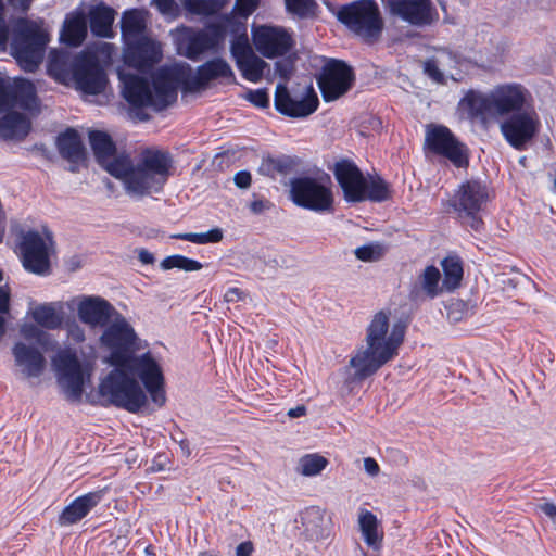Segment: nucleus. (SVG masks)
I'll list each match as a JSON object with an SVG mask.
<instances>
[{
	"label": "nucleus",
	"instance_id": "14",
	"mask_svg": "<svg viewBox=\"0 0 556 556\" xmlns=\"http://www.w3.org/2000/svg\"><path fill=\"white\" fill-rule=\"evenodd\" d=\"M123 366L128 368L132 377L137 376L140 379L155 405L161 407L165 404L166 395L163 370L150 352L143 353L140 356L135 354Z\"/></svg>",
	"mask_w": 556,
	"mask_h": 556
},
{
	"label": "nucleus",
	"instance_id": "16",
	"mask_svg": "<svg viewBox=\"0 0 556 556\" xmlns=\"http://www.w3.org/2000/svg\"><path fill=\"white\" fill-rule=\"evenodd\" d=\"M50 232L28 231L20 243L21 260L24 268L33 274L46 276L50 271L49 254L52 248Z\"/></svg>",
	"mask_w": 556,
	"mask_h": 556
},
{
	"label": "nucleus",
	"instance_id": "56",
	"mask_svg": "<svg viewBox=\"0 0 556 556\" xmlns=\"http://www.w3.org/2000/svg\"><path fill=\"white\" fill-rule=\"evenodd\" d=\"M425 73L435 81L443 79V75L438 68L435 61H427L425 63Z\"/></svg>",
	"mask_w": 556,
	"mask_h": 556
},
{
	"label": "nucleus",
	"instance_id": "38",
	"mask_svg": "<svg viewBox=\"0 0 556 556\" xmlns=\"http://www.w3.org/2000/svg\"><path fill=\"white\" fill-rule=\"evenodd\" d=\"M358 523L366 544L370 547L378 548L381 535L378 531L377 517L369 510H362L358 516Z\"/></svg>",
	"mask_w": 556,
	"mask_h": 556
},
{
	"label": "nucleus",
	"instance_id": "22",
	"mask_svg": "<svg viewBox=\"0 0 556 556\" xmlns=\"http://www.w3.org/2000/svg\"><path fill=\"white\" fill-rule=\"evenodd\" d=\"M124 59L130 67L147 72L161 61L162 47L151 38L141 37L126 43Z\"/></svg>",
	"mask_w": 556,
	"mask_h": 556
},
{
	"label": "nucleus",
	"instance_id": "50",
	"mask_svg": "<svg viewBox=\"0 0 556 556\" xmlns=\"http://www.w3.org/2000/svg\"><path fill=\"white\" fill-rule=\"evenodd\" d=\"M10 110V80L0 74V112Z\"/></svg>",
	"mask_w": 556,
	"mask_h": 556
},
{
	"label": "nucleus",
	"instance_id": "55",
	"mask_svg": "<svg viewBox=\"0 0 556 556\" xmlns=\"http://www.w3.org/2000/svg\"><path fill=\"white\" fill-rule=\"evenodd\" d=\"M536 508L556 523V505L553 502L544 501Z\"/></svg>",
	"mask_w": 556,
	"mask_h": 556
},
{
	"label": "nucleus",
	"instance_id": "39",
	"mask_svg": "<svg viewBox=\"0 0 556 556\" xmlns=\"http://www.w3.org/2000/svg\"><path fill=\"white\" fill-rule=\"evenodd\" d=\"M236 64L243 78L251 83H258L263 78L265 68L268 66L267 63L255 53Z\"/></svg>",
	"mask_w": 556,
	"mask_h": 556
},
{
	"label": "nucleus",
	"instance_id": "29",
	"mask_svg": "<svg viewBox=\"0 0 556 556\" xmlns=\"http://www.w3.org/2000/svg\"><path fill=\"white\" fill-rule=\"evenodd\" d=\"M103 492H89L75 498L59 516L60 526H72L85 518L102 500Z\"/></svg>",
	"mask_w": 556,
	"mask_h": 556
},
{
	"label": "nucleus",
	"instance_id": "59",
	"mask_svg": "<svg viewBox=\"0 0 556 556\" xmlns=\"http://www.w3.org/2000/svg\"><path fill=\"white\" fill-rule=\"evenodd\" d=\"M233 180L237 187L248 188L251 185V174L247 170L238 172Z\"/></svg>",
	"mask_w": 556,
	"mask_h": 556
},
{
	"label": "nucleus",
	"instance_id": "10",
	"mask_svg": "<svg viewBox=\"0 0 556 556\" xmlns=\"http://www.w3.org/2000/svg\"><path fill=\"white\" fill-rule=\"evenodd\" d=\"M290 198L295 205L316 213L333 210V194L329 176H302L292 179Z\"/></svg>",
	"mask_w": 556,
	"mask_h": 556
},
{
	"label": "nucleus",
	"instance_id": "24",
	"mask_svg": "<svg viewBox=\"0 0 556 556\" xmlns=\"http://www.w3.org/2000/svg\"><path fill=\"white\" fill-rule=\"evenodd\" d=\"M333 174L344 199L348 202H362L366 177L356 164L350 160H341L334 164Z\"/></svg>",
	"mask_w": 556,
	"mask_h": 556
},
{
	"label": "nucleus",
	"instance_id": "45",
	"mask_svg": "<svg viewBox=\"0 0 556 556\" xmlns=\"http://www.w3.org/2000/svg\"><path fill=\"white\" fill-rule=\"evenodd\" d=\"M230 52L236 63L254 54L249 45L248 35L235 38L230 46Z\"/></svg>",
	"mask_w": 556,
	"mask_h": 556
},
{
	"label": "nucleus",
	"instance_id": "32",
	"mask_svg": "<svg viewBox=\"0 0 556 556\" xmlns=\"http://www.w3.org/2000/svg\"><path fill=\"white\" fill-rule=\"evenodd\" d=\"M20 108L26 111H34L38 108V99L33 83L21 79L14 85L10 83V110Z\"/></svg>",
	"mask_w": 556,
	"mask_h": 556
},
{
	"label": "nucleus",
	"instance_id": "36",
	"mask_svg": "<svg viewBox=\"0 0 556 556\" xmlns=\"http://www.w3.org/2000/svg\"><path fill=\"white\" fill-rule=\"evenodd\" d=\"M391 198L390 185L378 175L366 177L362 201L383 202Z\"/></svg>",
	"mask_w": 556,
	"mask_h": 556
},
{
	"label": "nucleus",
	"instance_id": "17",
	"mask_svg": "<svg viewBox=\"0 0 556 556\" xmlns=\"http://www.w3.org/2000/svg\"><path fill=\"white\" fill-rule=\"evenodd\" d=\"M211 23L203 29L182 27L177 29L176 46L179 54L197 61L208 51H216L220 46V35L215 33Z\"/></svg>",
	"mask_w": 556,
	"mask_h": 556
},
{
	"label": "nucleus",
	"instance_id": "63",
	"mask_svg": "<svg viewBox=\"0 0 556 556\" xmlns=\"http://www.w3.org/2000/svg\"><path fill=\"white\" fill-rule=\"evenodd\" d=\"M242 291L238 288H229L224 294V299L226 302H236L241 299Z\"/></svg>",
	"mask_w": 556,
	"mask_h": 556
},
{
	"label": "nucleus",
	"instance_id": "4",
	"mask_svg": "<svg viewBox=\"0 0 556 556\" xmlns=\"http://www.w3.org/2000/svg\"><path fill=\"white\" fill-rule=\"evenodd\" d=\"M532 104L530 91L518 83L495 86L488 93L469 90L459 101L458 111L472 122L486 124Z\"/></svg>",
	"mask_w": 556,
	"mask_h": 556
},
{
	"label": "nucleus",
	"instance_id": "20",
	"mask_svg": "<svg viewBox=\"0 0 556 556\" xmlns=\"http://www.w3.org/2000/svg\"><path fill=\"white\" fill-rule=\"evenodd\" d=\"M74 302L79 320L90 328H104L119 314L109 301L98 295H81Z\"/></svg>",
	"mask_w": 556,
	"mask_h": 556
},
{
	"label": "nucleus",
	"instance_id": "15",
	"mask_svg": "<svg viewBox=\"0 0 556 556\" xmlns=\"http://www.w3.org/2000/svg\"><path fill=\"white\" fill-rule=\"evenodd\" d=\"M319 104L317 93L312 85L302 89L289 90L286 85L279 84L275 92L276 110L289 117L303 118L313 114Z\"/></svg>",
	"mask_w": 556,
	"mask_h": 556
},
{
	"label": "nucleus",
	"instance_id": "2",
	"mask_svg": "<svg viewBox=\"0 0 556 556\" xmlns=\"http://www.w3.org/2000/svg\"><path fill=\"white\" fill-rule=\"evenodd\" d=\"M89 141L100 166L118 179L130 195L159 192L169 177L173 159L164 150L147 148L132 160L128 154H116L115 143L104 131H90Z\"/></svg>",
	"mask_w": 556,
	"mask_h": 556
},
{
	"label": "nucleus",
	"instance_id": "25",
	"mask_svg": "<svg viewBox=\"0 0 556 556\" xmlns=\"http://www.w3.org/2000/svg\"><path fill=\"white\" fill-rule=\"evenodd\" d=\"M390 14L415 25H428L432 21L430 0H382Z\"/></svg>",
	"mask_w": 556,
	"mask_h": 556
},
{
	"label": "nucleus",
	"instance_id": "28",
	"mask_svg": "<svg viewBox=\"0 0 556 556\" xmlns=\"http://www.w3.org/2000/svg\"><path fill=\"white\" fill-rule=\"evenodd\" d=\"M116 12L103 2L86 4V18L89 21L90 30L93 36L100 38H112L113 23Z\"/></svg>",
	"mask_w": 556,
	"mask_h": 556
},
{
	"label": "nucleus",
	"instance_id": "49",
	"mask_svg": "<svg viewBox=\"0 0 556 556\" xmlns=\"http://www.w3.org/2000/svg\"><path fill=\"white\" fill-rule=\"evenodd\" d=\"M247 99L258 108H267L269 105V96L265 89L250 90Z\"/></svg>",
	"mask_w": 556,
	"mask_h": 556
},
{
	"label": "nucleus",
	"instance_id": "23",
	"mask_svg": "<svg viewBox=\"0 0 556 556\" xmlns=\"http://www.w3.org/2000/svg\"><path fill=\"white\" fill-rule=\"evenodd\" d=\"M252 38L256 50L268 59L286 54L292 46L290 35L279 27L260 26L253 29Z\"/></svg>",
	"mask_w": 556,
	"mask_h": 556
},
{
	"label": "nucleus",
	"instance_id": "7",
	"mask_svg": "<svg viewBox=\"0 0 556 556\" xmlns=\"http://www.w3.org/2000/svg\"><path fill=\"white\" fill-rule=\"evenodd\" d=\"M49 34L42 23L20 18L13 28L11 50L20 65L27 72H34L43 59Z\"/></svg>",
	"mask_w": 556,
	"mask_h": 556
},
{
	"label": "nucleus",
	"instance_id": "41",
	"mask_svg": "<svg viewBox=\"0 0 556 556\" xmlns=\"http://www.w3.org/2000/svg\"><path fill=\"white\" fill-rule=\"evenodd\" d=\"M328 464V459L318 453L305 454L299 459L296 470L302 476L315 477L318 476Z\"/></svg>",
	"mask_w": 556,
	"mask_h": 556
},
{
	"label": "nucleus",
	"instance_id": "33",
	"mask_svg": "<svg viewBox=\"0 0 556 556\" xmlns=\"http://www.w3.org/2000/svg\"><path fill=\"white\" fill-rule=\"evenodd\" d=\"M440 282V270L433 265L427 266L418 276L417 283L413 287L410 295L417 299L420 293H424L427 298L434 299L444 289Z\"/></svg>",
	"mask_w": 556,
	"mask_h": 556
},
{
	"label": "nucleus",
	"instance_id": "6",
	"mask_svg": "<svg viewBox=\"0 0 556 556\" xmlns=\"http://www.w3.org/2000/svg\"><path fill=\"white\" fill-rule=\"evenodd\" d=\"M114 368L102 379L99 393L102 399L129 413H138L147 404V394L127 367Z\"/></svg>",
	"mask_w": 556,
	"mask_h": 556
},
{
	"label": "nucleus",
	"instance_id": "1",
	"mask_svg": "<svg viewBox=\"0 0 556 556\" xmlns=\"http://www.w3.org/2000/svg\"><path fill=\"white\" fill-rule=\"evenodd\" d=\"M122 94L131 109L152 108L162 111L177 98V89L184 86L191 91L204 89L214 79H232L233 71L222 58L200 65L195 73L187 63H175L160 67L152 76V86L138 75L118 72Z\"/></svg>",
	"mask_w": 556,
	"mask_h": 556
},
{
	"label": "nucleus",
	"instance_id": "62",
	"mask_svg": "<svg viewBox=\"0 0 556 556\" xmlns=\"http://www.w3.org/2000/svg\"><path fill=\"white\" fill-rule=\"evenodd\" d=\"M173 238L186 240L195 244H201V236L200 232H187V233H178L174 235Z\"/></svg>",
	"mask_w": 556,
	"mask_h": 556
},
{
	"label": "nucleus",
	"instance_id": "43",
	"mask_svg": "<svg viewBox=\"0 0 556 556\" xmlns=\"http://www.w3.org/2000/svg\"><path fill=\"white\" fill-rule=\"evenodd\" d=\"M294 165L289 156L267 157L262 161L260 172L263 175L275 177L278 174H288Z\"/></svg>",
	"mask_w": 556,
	"mask_h": 556
},
{
	"label": "nucleus",
	"instance_id": "5",
	"mask_svg": "<svg viewBox=\"0 0 556 556\" xmlns=\"http://www.w3.org/2000/svg\"><path fill=\"white\" fill-rule=\"evenodd\" d=\"M49 72L58 79H72L78 90L86 94L104 91L108 78L98 56L89 50L74 58L65 51H52L49 55Z\"/></svg>",
	"mask_w": 556,
	"mask_h": 556
},
{
	"label": "nucleus",
	"instance_id": "37",
	"mask_svg": "<svg viewBox=\"0 0 556 556\" xmlns=\"http://www.w3.org/2000/svg\"><path fill=\"white\" fill-rule=\"evenodd\" d=\"M444 278L442 287L447 291H454L459 287L463 279V264L458 256L452 255L441 262Z\"/></svg>",
	"mask_w": 556,
	"mask_h": 556
},
{
	"label": "nucleus",
	"instance_id": "44",
	"mask_svg": "<svg viewBox=\"0 0 556 556\" xmlns=\"http://www.w3.org/2000/svg\"><path fill=\"white\" fill-rule=\"evenodd\" d=\"M287 10L300 17H308L315 14L317 4L314 0H285Z\"/></svg>",
	"mask_w": 556,
	"mask_h": 556
},
{
	"label": "nucleus",
	"instance_id": "54",
	"mask_svg": "<svg viewBox=\"0 0 556 556\" xmlns=\"http://www.w3.org/2000/svg\"><path fill=\"white\" fill-rule=\"evenodd\" d=\"M182 260L184 255L179 254L167 256L161 262V268L163 270H169L173 268L180 269Z\"/></svg>",
	"mask_w": 556,
	"mask_h": 556
},
{
	"label": "nucleus",
	"instance_id": "21",
	"mask_svg": "<svg viewBox=\"0 0 556 556\" xmlns=\"http://www.w3.org/2000/svg\"><path fill=\"white\" fill-rule=\"evenodd\" d=\"M299 535L311 543H318L330 536V519L326 511L318 506L302 510L295 519Z\"/></svg>",
	"mask_w": 556,
	"mask_h": 556
},
{
	"label": "nucleus",
	"instance_id": "3",
	"mask_svg": "<svg viewBox=\"0 0 556 556\" xmlns=\"http://www.w3.org/2000/svg\"><path fill=\"white\" fill-rule=\"evenodd\" d=\"M390 311L377 312L366 330V348L359 349L350 359L356 379L374 375L397 355L405 336V325L397 321L390 328Z\"/></svg>",
	"mask_w": 556,
	"mask_h": 556
},
{
	"label": "nucleus",
	"instance_id": "18",
	"mask_svg": "<svg viewBox=\"0 0 556 556\" xmlns=\"http://www.w3.org/2000/svg\"><path fill=\"white\" fill-rule=\"evenodd\" d=\"M58 382L71 401H78L84 391V369L75 353L63 351L53 359Z\"/></svg>",
	"mask_w": 556,
	"mask_h": 556
},
{
	"label": "nucleus",
	"instance_id": "19",
	"mask_svg": "<svg viewBox=\"0 0 556 556\" xmlns=\"http://www.w3.org/2000/svg\"><path fill=\"white\" fill-rule=\"evenodd\" d=\"M317 83L324 100L334 101L351 88L353 73L344 62L330 60L324 65Z\"/></svg>",
	"mask_w": 556,
	"mask_h": 556
},
{
	"label": "nucleus",
	"instance_id": "64",
	"mask_svg": "<svg viewBox=\"0 0 556 556\" xmlns=\"http://www.w3.org/2000/svg\"><path fill=\"white\" fill-rule=\"evenodd\" d=\"M253 545L251 542H242L236 548V556H251Z\"/></svg>",
	"mask_w": 556,
	"mask_h": 556
},
{
	"label": "nucleus",
	"instance_id": "51",
	"mask_svg": "<svg viewBox=\"0 0 556 556\" xmlns=\"http://www.w3.org/2000/svg\"><path fill=\"white\" fill-rule=\"evenodd\" d=\"M201 244L216 243L223 239V231L219 228H213L206 232H200Z\"/></svg>",
	"mask_w": 556,
	"mask_h": 556
},
{
	"label": "nucleus",
	"instance_id": "61",
	"mask_svg": "<svg viewBox=\"0 0 556 556\" xmlns=\"http://www.w3.org/2000/svg\"><path fill=\"white\" fill-rule=\"evenodd\" d=\"M202 268H203V265L200 262L184 256L180 269H182L185 271H197Z\"/></svg>",
	"mask_w": 556,
	"mask_h": 556
},
{
	"label": "nucleus",
	"instance_id": "31",
	"mask_svg": "<svg viewBox=\"0 0 556 556\" xmlns=\"http://www.w3.org/2000/svg\"><path fill=\"white\" fill-rule=\"evenodd\" d=\"M30 121L24 114L9 112L0 118V137L4 140H22L30 131Z\"/></svg>",
	"mask_w": 556,
	"mask_h": 556
},
{
	"label": "nucleus",
	"instance_id": "30",
	"mask_svg": "<svg viewBox=\"0 0 556 556\" xmlns=\"http://www.w3.org/2000/svg\"><path fill=\"white\" fill-rule=\"evenodd\" d=\"M56 147L60 155L72 164L85 160V148L80 135L73 128H68L58 136Z\"/></svg>",
	"mask_w": 556,
	"mask_h": 556
},
{
	"label": "nucleus",
	"instance_id": "27",
	"mask_svg": "<svg viewBox=\"0 0 556 556\" xmlns=\"http://www.w3.org/2000/svg\"><path fill=\"white\" fill-rule=\"evenodd\" d=\"M87 34L86 3H80L66 15L60 39L67 46L78 47L84 42Z\"/></svg>",
	"mask_w": 556,
	"mask_h": 556
},
{
	"label": "nucleus",
	"instance_id": "40",
	"mask_svg": "<svg viewBox=\"0 0 556 556\" xmlns=\"http://www.w3.org/2000/svg\"><path fill=\"white\" fill-rule=\"evenodd\" d=\"M228 0H184V8L192 15L212 16L225 8Z\"/></svg>",
	"mask_w": 556,
	"mask_h": 556
},
{
	"label": "nucleus",
	"instance_id": "53",
	"mask_svg": "<svg viewBox=\"0 0 556 556\" xmlns=\"http://www.w3.org/2000/svg\"><path fill=\"white\" fill-rule=\"evenodd\" d=\"M8 36L9 30L4 20V5L2 0H0V49H3L5 47Z\"/></svg>",
	"mask_w": 556,
	"mask_h": 556
},
{
	"label": "nucleus",
	"instance_id": "34",
	"mask_svg": "<svg viewBox=\"0 0 556 556\" xmlns=\"http://www.w3.org/2000/svg\"><path fill=\"white\" fill-rule=\"evenodd\" d=\"M122 35L126 43L139 39L146 29L144 11L132 9L125 11L121 21Z\"/></svg>",
	"mask_w": 556,
	"mask_h": 556
},
{
	"label": "nucleus",
	"instance_id": "8",
	"mask_svg": "<svg viewBox=\"0 0 556 556\" xmlns=\"http://www.w3.org/2000/svg\"><path fill=\"white\" fill-rule=\"evenodd\" d=\"M338 20L365 42L372 43L383 30V20L374 0H357L337 12Z\"/></svg>",
	"mask_w": 556,
	"mask_h": 556
},
{
	"label": "nucleus",
	"instance_id": "12",
	"mask_svg": "<svg viewBox=\"0 0 556 556\" xmlns=\"http://www.w3.org/2000/svg\"><path fill=\"white\" fill-rule=\"evenodd\" d=\"M425 148L432 154L448 160L455 167L468 166L467 147L446 126L429 125L426 129Z\"/></svg>",
	"mask_w": 556,
	"mask_h": 556
},
{
	"label": "nucleus",
	"instance_id": "35",
	"mask_svg": "<svg viewBox=\"0 0 556 556\" xmlns=\"http://www.w3.org/2000/svg\"><path fill=\"white\" fill-rule=\"evenodd\" d=\"M245 21L233 9L230 14L218 16L211 25L215 28V33H219L222 45L227 34L232 35L235 38L247 35Z\"/></svg>",
	"mask_w": 556,
	"mask_h": 556
},
{
	"label": "nucleus",
	"instance_id": "60",
	"mask_svg": "<svg viewBox=\"0 0 556 556\" xmlns=\"http://www.w3.org/2000/svg\"><path fill=\"white\" fill-rule=\"evenodd\" d=\"M364 469L370 477H376L379 473V465L372 457L364 458Z\"/></svg>",
	"mask_w": 556,
	"mask_h": 556
},
{
	"label": "nucleus",
	"instance_id": "11",
	"mask_svg": "<svg viewBox=\"0 0 556 556\" xmlns=\"http://www.w3.org/2000/svg\"><path fill=\"white\" fill-rule=\"evenodd\" d=\"M500 130L509 146L523 150L541 129L540 115L533 104L504 116Z\"/></svg>",
	"mask_w": 556,
	"mask_h": 556
},
{
	"label": "nucleus",
	"instance_id": "26",
	"mask_svg": "<svg viewBox=\"0 0 556 556\" xmlns=\"http://www.w3.org/2000/svg\"><path fill=\"white\" fill-rule=\"evenodd\" d=\"M12 354L23 377L37 378L43 372L46 359L37 348L17 342L12 349Z\"/></svg>",
	"mask_w": 556,
	"mask_h": 556
},
{
	"label": "nucleus",
	"instance_id": "48",
	"mask_svg": "<svg viewBox=\"0 0 556 556\" xmlns=\"http://www.w3.org/2000/svg\"><path fill=\"white\" fill-rule=\"evenodd\" d=\"M261 0H236L235 11L247 20L258 7Z\"/></svg>",
	"mask_w": 556,
	"mask_h": 556
},
{
	"label": "nucleus",
	"instance_id": "9",
	"mask_svg": "<svg viewBox=\"0 0 556 556\" xmlns=\"http://www.w3.org/2000/svg\"><path fill=\"white\" fill-rule=\"evenodd\" d=\"M137 334L131 325L122 314L115 317L104 327L100 337V343L109 351L104 362L109 365L122 366L127 364L136 354Z\"/></svg>",
	"mask_w": 556,
	"mask_h": 556
},
{
	"label": "nucleus",
	"instance_id": "52",
	"mask_svg": "<svg viewBox=\"0 0 556 556\" xmlns=\"http://www.w3.org/2000/svg\"><path fill=\"white\" fill-rule=\"evenodd\" d=\"M42 333L43 332L37 326L31 324H25L21 328V334L25 339H35L39 341Z\"/></svg>",
	"mask_w": 556,
	"mask_h": 556
},
{
	"label": "nucleus",
	"instance_id": "47",
	"mask_svg": "<svg viewBox=\"0 0 556 556\" xmlns=\"http://www.w3.org/2000/svg\"><path fill=\"white\" fill-rule=\"evenodd\" d=\"M151 5L168 18H176L180 14V7L175 0H152Z\"/></svg>",
	"mask_w": 556,
	"mask_h": 556
},
{
	"label": "nucleus",
	"instance_id": "57",
	"mask_svg": "<svg viewBox=\"0 0 556 556\" xmlns=\"http://www.w3.org/2000/svg\"><path fill=\"white\" fill-rule=\"evenodd\" d=\"M68 338L76 343H80L85 341V331L79 325L73 324L68 327Z\"/></svg>",
	"mask_w": 556,
	"mask_h": 556
},
{
	"label": "nucleus",
	"instance_id": "58",
	"mask_svg": "<svg viewBox=\"0 0 556 556\" xmlns=\"http://www.w3.org/2000/svg\"><path fill=\"white\" fill-rule=\"evenodd\" d=\"M10 308V292L7 288L0 287V315L9 313Z\"/></svg>",
	"mask_w": 556,
	"mask_h": 556
},
{
	"label": "nucleus",
	"instance_id": "46",
	"mask_svg": "<svg viewBox=\"0 0 556 556\" xmlns=\"http://www.w3.org/2000/svg\"><path fill=\"white\" fill-rule=\"evenodd\" d=\"M383 247L378 243H369L358 247L355 250V256L363 262H374L379 260L383 254Z\"/></svg>",
	"mask_w": 556,
	"mask_h": 556
},
{
	"label": "nucleus",
	"instance_id": "42",
	"mask_svg": "<svg viewBox=\"0 0 556 556\" xmlns=\"http://www.w3.org/2000/svg\"><path fill=\"white\" fill-rule=\"evenodd\" d=\"M34 320L47 329H55L62 323V317L56 313L52 303L41 304L31 311Z\"/></svg>",
	"mask_w": 556,
	"mask_h": 556
},
{
	"label": "nucleus",
	"instance_id": "13",
	"mask_svg": "<svg viewBox=\"0 0 556 556\" xmlns=\"http://www.w3.org/2000/svg\"><path fill=\"white\" fill-rule=\"evenodd\" d=\"M490 200L488 187L479 180L463 182L453 198V207L459 217L468 218L469 226L475 231L482 228L483 222L478 214L486 206Z\"/></svg>",
	"mask_w": 556,
	"mask_h": 556
}]
</instances>
